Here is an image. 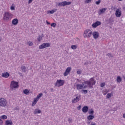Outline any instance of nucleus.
Here are the masks:
<instances>
[{"instance_id": "f257e3e1", "label": "nucleus", "mask_w": 125, "mask_h": 125, "mask_svg": "<svg viewBox=\"0 0 125 125\" xmlns=\"http://www.w3.org/2000/svg\"><path fill=\"white\" fill-rule=\"evenodd\" d=\"M96 83V81L94 80V78H91L89 81H84L82 84H79L78 82L75 83L76 88L78 90H81V89H83V88H93V85Z\"/></svg>"}, {"instance_id": "f03ea898", "label": "nucleus", "mask_w": 125, "mask_h": 125, "mask_svg": "<svg viewBox=\"0 0 125 125\" xmlns=\"http://www.w3.org/2000/svg\"><path fill=\"white\" fill-rule=\"evenodd\" d=\"M12 18V15L8 12H6L3 15V20L4 21H10Z\"/></svg>"}, {"instance_id": "7ed1b4c3", "label": "nucleus", "mask_w": 125, "mask_h": 125, "mask_svg": "<svg viewBox=\"0 0 125 125\" xmlns=\"http://www.w3.org/2000/svg\"><path fill=\"white\" fill-rule=\"evenodd\" d=\"M92 35V31L90 29H86L83 33L84 38H86L87 39H89L91 35Z\"/></svg>"}, {"instance_id": "20e7f679", "label": "nucleus", "mask_w": 125, "mask_h": 125, "mask_svg": "<svg viewBox=\"0 0 125 125\" xmlns=\"http://www.w3.org/2000/svg\"><path fill=\"white\" fill-rule=\"evenodd\" d=\"M0 106L1 107H7V101L6 99L1 98L0 99Z\"/></svg>"}, {"instance_id": "39448f33", "label": "nucleus", "mask_w": 125, "mask_h": 125, "mask_svg": "<svg viewBox=\"0 0 125 125\" xmlns=\"http://www.w3.org/2000/svg\"><path fill=\"white\" fill-rule=\"evenodd\" d=\"M65 83V81L62 80H57L55 83V86H58V87L62 86Z\"/></svg>"}, {"instance_id": "423d86ee", "label": "nucleus", "mask_w": 125, "mask_h": 125, "mask_svg": "<svg viewBox=\"0 0 125 125\" xmlns=\"http://www.w3.org/2000/svg\"><path fill=\"white\" fill-rule=\"evenodd\" d=\"M71 3H72L71 2H67L66 1H64L62 2H59L58 3V6H66V5H71Z\"/></svg>"}, {"instance_id": "0eeeda50", "label": "nucleus", "mask_w": 125, "mask_h": 125, "mask_svg": "<svg viewBox=\"0 0 125 125\" xmlns=\"http://www.w3.org/2000/svg\"><path fill=\"white\" fill-rule=\"evenodd\" d=\"M10 87L12 89H13L14 88H18V87H19V85H18V82L12 81L11 83Z\"/></svg>"}, {"instance_id": "6e6552de", "label": "nucleus", "mask_w": 125, "mask_h": 125, "mask_svg": "<svg viewBox=\"0 0 125 125\" xmlns=\"http://www.w3.org/2000/svg\"><path fill=\"white\" fill-rule=\"evenodd\" d=\"M50 44L49 43H43L39 46V49H43V48H46V47H49Z\"/></svg>"}, {"instance_id": "1a4fd4ad", "label": "nucleus", "mask_w": 125, "mask_h": 125, "mask_svg": "<svg viewBox=\"0 0 125 125\" xmlns=\"http://www.w3.org/2000/svg\"><path fill=\"white\" fill-rule=\"evenodd\" d=\"M115 16L117 17H121L122 16V11L120 9H117L115 12Z\"/></svg>"}, {"instance_id": "9d476101", "label": "nucleus", "mask_w": 125, "mask_h": 125, "mask_svg": "<svg viewBox=\"0 0 125 125\" xmlns=\"http://www.w3.org/2000/svg\"><path fill=\"white\" fill-rule=\"evenodd\" d=\"M70 72H71V67H67L65 70V71L63 73V76H64V77H67V76H68V75L70 74Z\"/></svg>"}, {"instance_id": "9b49d317", "label": "nucleus", "mask_w": 125, "mask_h": 125, "mask_svg": "<svg viewBox=\"0 0 125 125\" xmlns=\"http://www.w3.org/2000/svg\"><path fill=\"white\" fill-rule=\"evenodd\" d=\"M93 37L94 39L96 40V39H98L99 38V33L98 32L94 31L92 33Z\"/></svg>"}, {"instance_id": "f8f14e48", "label": "nucleus", "mask_w": 125, "mask_h": 125, "mask_svg": "<svg viewBox=\"0 0 125 125\" xmlns=\"http://www.w3.org/2000/svg\"><path fill=\"white\" fill-rule=\"evenodd\" d=\"M100 25H101V21H97L96 22L92 24V27L93 28H97V27H98V26H100Z\"/></svg>"}, {"instance_id": "ddd939ff", "label": "nucleus", "mask_w": 125, "mask_h": 125, "mask_svg": "<svg viewBox=\"0 0 125 125\" xmlns=\"http://www.w3.org/2000/svg\"><path fill=\"white\" fill-rule=\"evenodd\" d=\"M106 10H107V8H102L99 11L98 14H99V15H101L103 13H105V11H106Z\"/></svg>"}, {"instance_id": "4468645a", "label": "nucleus", "mask_w": 125, "mask_h": 125, "mask_svg": "<svg viewBox=\"0 0 125 125\" xmlns=\"http://www.w3.org/2000/svg\"><path fill=\"white\" fill-rule=\"evenodd\" d=\"M1 77H2L3 78H5L6 79H7V78L9 77V73H8V72L3 73L1 74Z\"/></svg>"}, {"instance_id": "2eb2a0df", "label": "nucleus", "mask_w": 125, "mask_h": 125, "mask_svg": "<svg viewBox=\"0 0 125 125\" xmlns=\"http://www.w3.org/2000/svg\"><path fill=\"white\" fill-rule=\"evenodd\" d=\"M82 111L83 113H87V112L88 111V106H84L83 108H82Z\"/></svg>"}, {"instance_id": "dca6fc26", "label": "nucleus", "mask_w": 125, "mask_h": 125, "mask_svg": "<svg viewBox=\"0 0 125 125\" xmlns=\"http://www.w3.org/2000/svg\"><path fill=\"white\" fill-rule=\"evenodd\" d=\"M12 23L13 25H17L18 24V19H14L12 21Z\"/></svg>"}, {"instance_id": "f3484780", "label": "nucleus", "mask_w": 125, "mask_h": 125, "mask_svg": "<svg viewBox=\"0 0 125 125\" xmlns=\"http://www.w3.org/2000/svg\"><path fill=\"white\" fill-rule=\"evenodd\" d=\"M80 101V98L79 97H76V98L72 100V103H77Z\"/></svg>"}, {"instance_id": "a211bd4d", "label": "nucleus", "mask_w": 125, "mask_h": 125, "mask_svg": "<svg viewBox=\"0 0 125 125\" xmlns=\"http://www.w3.org/2000/svg\"><path fill=\"white\" fill-rule=\"evenodd\" d=\"M21 69L22 72H23L24 73H26V72L27 71V68L24 65L21 66Z\"/></svg>"}, {"instance_id": "6ab92c4d", "label": "nucleus", "mask_w": 125, "mask_h": 125, "mask_svg": "<svg viewBox=\"0 0 125 125\" xmlns=\"http://www.w3.org/2000/svg\"><path fill=\"white\" fill-rule=\"evenodd\" d=\"M39 100L38 99H37V98H35L32 103V106H35V105L37 104V103L39 101Z\"/></svg>"}, {"instance_id": "aec40b11", "label": "nucleus", "mask_w": 125, "mask_h": 125, "mask_svg": "<svg viewBox=\"0 0 125 125\" xmlns=\"http://www.w3.org/2000/svg\"><path fill=\"white\" fill-rule=\"evenodd\" d=\"M87 119L88 121H91L93 119H94V116L92 115H89L87 116Z\"/></svg>"}, {"instance_id": "412c9836", "label": "nucleus", "mask_w": 125, "mask_h": 125, "mask_svg": "<svg viewBox=\"0 0 125 125\" xmlns=\"http://www.w3.org/2000/svg\"><path fill=\"white\" fill-rule=\"evenodd\" d=\"M23 93H24V94H26V95H29V93H30V90L29 89H24L23 91Z\"/></svg>"}, {"instance_id": "4be33fe9", "label": "nucleus", "mask_w": 125, "mask_h": 125, "mask_svg": "<svg viewBox=\"0 0 125 125\" xmlns=\"http://www.w3.org/2000/svg\"><path fill=\"white\" fill-rule=\"evenodd\" d=\"M42 111L40 110L39 109H35L34 111V114H41Z\"/></svg>"}, {"instance_id": "5701e85b", "label": "nucleus", "mask_w": 125, "mask_h": 125, "mask_svg": "<svg viewBox=\"0 0 125 125\" xmlns=\"http://www.w3.org/2000/svg\"><path fill=\"white\" fill-rule=\"evenodd\" d=\"M12 121H9V120H7L5 121V125H12Z\"/></svg>"}, {"instance_id": "b1692460", "label": "nucleus", "mask_w": 125, "mask_h": 125, "mask_svg": "<svg viewBox=\"0 0 125 125\" xmlns=\"http://www.w3.org/2000/svg\"><path fill=\"white\" fill-rule=\"evenodd\" d=\"M42 38H43V34L40 35L39 37L37 38L38 42H41V41L42 40Z\"/></svg>"}, {"instance_id": "393cba45", "label": "nucleus", "mask_w": 125, "mask_h": 125, "mask_svg": "<svg viewBox=\"0 0 125 125\" xmlns=\"http://www.w3.org/2000/svg\"><path fill=\"white\" fill-rule=\"evenodd\" d=\"M106 56H108L109 58H113V57H114V54H112L111 53H109L106 54Z\"/></svg>"}, {"instance_id": "a878e982", "label": "nucleus", "mask_w": 125, "mask_h": 125, "mask_svg": "<svg viewBox=\"0 0 125 125\" xmlns=\"http://www.w3.org/2000/svg\"><path fill=\"white\" fill-rule=\"evenodd\" d=\"M71 48L73 50L77 49V48H78V46H77V45H72L71 46Z\"/></svg>"}, {"instance_id": "bb28decb", "label": "nucleus", "mask_w": 125, "mask_h": 125, "mask_svg": "<svg viewBox=\"0 0 125 125\" xmlns=\"http://www.w3.org/2000/svg\"><path fill=\"white\" fill-rule=\"evenodd\" d=\"M117 83H121L122 82V78L121 76H118L117 78Z\"/></svg>"}, {"instance_id": "cd10ccee", "label": "nucleus", "mask_w": 125, "mask_h": 125, "mask_svg": "<svg viewBox=\"0 0 125 125\" xmlns=\"http://www.w3.org/2000/svg\"><path fill=\"white\" fill-rule=\"evenodd\" d=\"M108 92H109V91H108V90H107V89H104L103 91V93L104 95H106V94L107 93H108Z\"/></svg>"}, {"instance_id": "c85d7f7f", "label": "nucleus", "mask_w": 125, "mask_h": 125, "mask_svg": "<svg viewBox=\"0 0 125 125\" xmlns=\"http://www.w3.org/2000/svg\"><path fill=\"white\" fill-rule=\"evenodd\" d=\"M112 93H108L106 95V98L108 99L109 98H111V97H112V95H113V94H112Z\"/></svg>"}, {"instance_id": "c756f323", "label": "nucleus", "mask_w": 125, "mask_h": 125, "mask_svg": "<svg viewBox=\"0 0 125 125\" xmlns=\"http://www.w3.org/2000/svg\"><path fill=\"white\" fill-rule=\"evenodd\" d=\"M42 95H43L42 93H41L39 94L38 95H37V96L36 97V98L40 100V98H41V97H42Z\"/></svg>"}, {"instance_id": "7c9ffc66", "label": "nucleus", "mask_w": 125, "mask_h": 125, "mask_svg": "<svg viewBox=\"0 0 125 125\" xmlns=\"http://www.w3.org/2000/svg\"><path fill=\"white\" fill-rule=\"evenodd\" d=\"M57 9H55L54 10H52L51 11H49V13L51 14H53V13H54V12H56Z\"/></svg>"}, {"instance_id": "2f4dec72", "label": "nucleus", "mask_w": 125, "mask_h": 125, "mask_svg": "<svg viewBox=\"0 0 125 125\" xmlns=\"http://www.w3.org/2000/svg\"><path fill=\"white\" fill-rule=\"evenodd\" d=\"M27 44H28L29 46H32L33 45V42L31 41L27 42Z\"/></svg>"}, {"instance_id": "473e14b6", "label": "nucleus", "mask_w": 125, "mask_h": 125, "mask_svg": "<svg viewBox=\"0 0 125 125\" xmlns=\"http://www.w3.org/2000/svg\"><path fill=\"white\" fill-rule=\"evenodd\" d=\"M1 119H2V120H6V119H7V116L6 115H2L1 116Z\"/></svg>"}, {"instance_id": "72a5a7b5", "label": "nucleus", "mask_w": 125, "mask_h": 125, "mask_svg": "<svg viewBox=\"0 0 125 125\" xmlns=\"http://www.w3.org/2000/svg\"><path fill=\"white\" fill-rule=\"evenodd\" d=\"M94 113V110H93V109H91L88 111V113L92 114Z\"/></svg>"}, {"instance_id": "f704fd0d", "label": "nucleus", "mask_w": 125, "mask_h": 125, "mask_svg": "<svg viewBox=\"0 0 125 125\" xmlns=\"http://www.w3.org/2000/svg\"><path fill=\"white\" fill-rule=\"evenodd\" d=\"M91 0H85L84 2L85 3H89L90 2H91Z\"/></svg>"}, {"instance_id": "c9c22d12", "label": "nucleus", "mask_w": 125, "mask_h": 125, "mask_svg": "<svg viewBox=\"0 0 125 125\" xmlns=\"http://www.w3.org/2000/svg\"><path fill=\"white\" fill-rule=\"evenodd\" d=\"M51 27H56V23H52L51 24Z\"/></svg>"}, {"instance_id": "e433bc0d", "label": "nucleus", "mask_w": 125, "mask_h": 125, "mask_svg": "<svg viewBox=\"0 0 125 125\" xmlns=\"http://www.w3.org/2000/svg\"><path fill=\"white\" fill-rule=\"evenodd\" d=\"M100 2H101V0H98V1H96V4L98 5L100 3Z\"/></svg>"}, {"instance_id": "4c0bfd02", "label": "nucleus", "mask_w": 125, "mask_h": 125, "mask_svg": "<svg viewBox=\"0 0 125 125\" xmlns=\"http://www.w3.org/2000/svg\"><path fill=\"white\" fill-rule=\"evenodd\" d=\"M77 74H78V75H81V74H82V71L81 70L77 71Z\"/></svg>"}, {"instance_id": "58836bf2", "label": "nucleus", "mask_w": 125, "mask_h": 125, "mask_svg": "<svg viewBox=\"0 0 125 125\" xmlns=\"http://www.w3.org/2000/svg\"><path fill=\"white\" fill-rule=\"evenodd\" d=\"M105 86V83H104L101 84V87H104Z\"/></svg>"}, {"instance_id": "ea45409f", "label": "nucleus", "mask_w": 125, "mask_h": 125, "mask_svg": "<svg viewBox=\"0 0 125 125\" xmlns=\"http://www.w3.org/2000/svg\"><path fill=\"white\" fill-rule=\"evenodd\" d=\"M10 8L11 10H15V7L13 6H11Z\"/></svg>"}, {"instance_id": "a19ab883", "label": "nucleus", "mask_w": 125, "mask_h": 125, "mask_svg": "<svg viewBox=\"0 0 125 125\" xmlns=\"http://www.w3.org/2000/svg\"><path fill=\"white\" fill-rule=\"evenodd\" d=\"M83 91L84 94H86V93H87V90H83Z\"/></svg>"}, {"instance_id": "79ce46f5", "label": "nucleus", "mask_w": 125, "mask_h": 125, "mask_svg": "<svg viewBox=\"0 0 125 125\" xmlns=\"http://www.w3.org/2000/svg\"><path fill=\"white\" fill-rule=\"evenodd\" d=\"M111 9H112V10H115V9H116V7H115V6H112L111 7Z\"/></svg>"}, {"instance_id": "37998d69", "label": "nucleus", "mask_w": 125, "mask_h": 125, "mask_svg": "<svg viewBox=\"0 0 125 125\" xmlns=\"http://www.w3.org/2000/svg\"><path fill=\"white\" fill-rule=\"evenodd\" d=\"M81 108H82V106L79 105V106L78 107L77 109H78V110H81Z\"/></svg>"}, {"instance_id": "c03bdc74", "label": "nucleus", "mask_w": 125, "mask_h": 125, "mask_svg": "<svg viewBox=\"0 0 125 125\" xmlns=\"http://www.w3.org/2000/svg\"><path fill=\"white\" fill-rule=\"evenodd\" d=\"M33 2V0H28V3H31V2Z\"/></svg>"}, {"instance_id": "a18cd8bd", "label": "nucleus", "mask_w": 125, "mask_h": 125, "mask_svg": "<svg viewBox=\"0 0 125 125\" xmlns=\"http://www.w3.org/2000/svg\"><path fill=\"white\" fill-rule=\"evenodd\" d=\"M91 125H96V123L92 122L91 123Z\"/></svg>"}, {"instance_id": "49530a36", "label": "nucleus", "mask_w": 125, "mask_h": 125, "mask_svg": "<svg viewBox=\"0 0 125 125\" xmlns=\"http://www.w3.org/2000/svg\"><path fill=\"white\" fill-rule=\"evenodd\" d=\"M68 122H69V123H72V120L71 119L69 118Z\"/></svg>"}, {"instance_id": "de8ad7c7", "label": "nucleus", "mask_w": 125, "mask_h": 125, "mask_svg": "<svg viewBox=\"0 0 125 125\" xmlns=\"http://www.w3.org/2000/svg\"><path fill=\"white\" fill-rule=\"evenodd\" d=\"M0 125H2V120L1 119H0Z\"/></svg>"}, {"instance_id": "09e8293b", "label": "nucleus", "mask_w": 125, "mask_h": 125, "mask_svg": "<svg viewBox=\"0 0 125 125\" xmlns=\"http://www.w3.org/2000/svg\"><path fill=\"white\" fill-rule=\"evenodd\" d=\"M87 125H90V124H91V122H90V121H88L87 122Z\"/></svg>"}, {"instance_id": "8fccbe9b", "label": "nucleus", "mask_w": 125, "mask_h": 125, "mask_svg": "<svg viewBox=\"0 0 125 125\" xmlns=\"http://www.w3.org/2000/svg\"><path fill=\"white\" fill-rule=\"evenodd\" d=\"M46 23L48 24V25H50V23L49 22H48L47 21H46Z\"/></svg>"}, {"instance_id": "3c124183", "label": "nucleus", "mask_w": 125, "mask_h": 125, "mask_svg": "<svg viewBox=\"0 0 125 125\" xmlns=\"http://www.w3.org/2000/svg\"><path fill=\"white\" fill-rule=\"evenodd\" d=\"M50 91H51V92L53 91V88H51L50 89Z\"/></svg>"}, {"instance_id": "603ef678", "label": "nucleus", "mask_w": 125, "mask_h": 125, "mask_svg": "<svg viewBox=\"0 0 125 125\" xmlns=\"http://www.w3.org/2000/svg\"><path fill=\"white\" fill-rule=\"evenodd\" d=\"M123 118H124V119H125V113L123 114Z\"/></svg>"}, {"instance_id": "864d4df0", "label": "nucleus", "mask_w": 125, "mask_h": 125, "mask_svg": "<svg viewBox=\"0 0 125 125\" xmlns=\"http://www.w3.org/2000/svg\"><path fill=\"white\" fill-rule=\"evenodd\" d=\"M15 110H18V108H17V107H15Z\"/></svg>"}, {"instance_id": "5fc2aeb1", "label": "nucleus", "mask_w": 125, "mask_h": 125, "mask_svg": "<svg viewBox=\"0 0 125 125\" xmlns=\"http://www.w3.org/2000/svg\"><path fill=\"white\" fill-rule=\"evenodd\" d=\"M77 81L80 83V80L79 79H77Z\"/></svg>"}, {"instance_id": "6e6d98bb", "label": "nucleus", "mask_w": 125, "mask_h": 125, "mask_svg": "<svg viewBox=\"0 0 125 125\" xmlns=\"http://www.w3.org/2000/svg\"><path fill=\"white\" fill-rule=\"evenodd\" d=\"M119 1H122L123 0H118Z\"/></svg>"}, {"instance_id": "4d7b16f0", "label": "nucleus", "mask_w": 125, "mask_h": 125, "mask_svg": "<svg viewBox=\"0 0 125 125\" xmlns=\"http://www.w3.org/2000/svg\"><path fill=\"white\" fill-rule=\"evenodd\" d=\"M19 74H20V75H21V76L22 75V74H20V73H19Z\"/></svg>"}, {"instance_id": "13d9d810", "label": "nucleus", "mask_w": 125, "mask_h": 125, "mask_svg": "<svg viewBox=\"0 0 125 125\" xmlns=\"http://www.w3.org/2000/svg\"><path fill=\"white\" fill-rule=\"evenodd\" d=\"M0 41H1V39H0Z\"/></svg>"}, {"instance_id": "bf43d9fd", "label": "nucleus", "mask_w": 125, "mask_h": 125, "mask_svg": "<svg viewBox=\"0 0 125 125\" xmlns=\"http://www.w3.org/2000/svg\"><path fill=\"white\" fill-rule=\"evenodd\" d=\"M45 93H46V91L45 92Z\"/></svg>"}, {"instance_id": "052dcab7", "label": "nucleus", "mask_w": 125, "mask_h": 125, "mask_svg": "<svg viewBox=\"0 0 125 125\" xmlns=\"http://www.w3.org/2000/svg\"><path fill=\"white\" fill-rule=\"evenodd\" d=\"M47 14H48V12H47Z\"/></svg>"}]
</instances>
